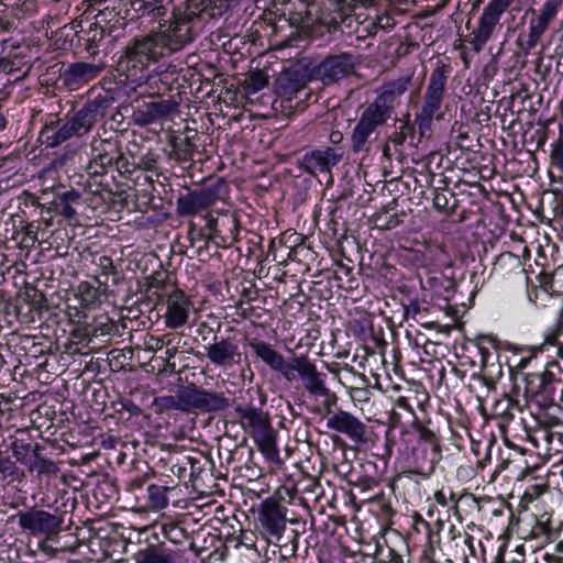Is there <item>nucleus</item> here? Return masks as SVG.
Here are the masks:
<instances>
[{
    "instance_id": "57",
    "label": "nucleus",
    "mask_w": 563,
    "mask_h": 563,
    "mask_svg": "<svg viewBox=\"0 0 563 563\" xmlns=\"http://www.w3.org/2000/svg\"><path fill=\"white\" fill-rule=\"evenodd\" d=\"M218 225H219V224L217 223V224H216V228H214V231H216V232H218V231H219V230H218Z\"/></svg>"
},
{
    "instance_id": "39",
    "label": "nucleus",
    "mask_w": 563,
    "mask_h": 563,
    "mask_svg": "<svg viewBox=\"0 0 563 563\" xmlns=\"http://www.w3.org/2000/svg\"><path fill=\"white\" fill-rule=\"evenodd\" d=\"M540 286L544 290V292L550 294L554 291L553 289V277L551 275H542L540 276Z\"/></svg>"
},
{
    "instance_id": "9",
    "label": "nucleus",
    "mask_w": 563,
    "mask_h": 563,
    "mask_svg": "<svg viewBox=\"0 0 563 563\" xmlns=\"http://www.w3.org/2000/svg\"><path fill=\"white\" fill-rule=\"evenodd\" d=\"M183 400L185 404V411L199 409L206 412L224 410L230 406L229 398L222 394H217L195 385L186 386L183 388Z\"/></svg>"
},
{
    "instance_id": "30",
    "label": "nucleus",
    "mask_w": 563,
    "mask_h": 563,
    "mask_svg": "<svg viewBox=\"0 0 563 563\" xmlns=\"http://www.w3.org/2000/svg\"><path fill=\"white\" fill-rule=\"evenodd\" d=\"M139 563H173V556L169 553L147 550L139 553Z\"/></svg>"
},
{
    "instance_id": "23",
    "label": "nucleus",
    "mask_w": 563,
    "mask_h": 563,
    "mask_svg": "<svg viewBox=\"0 0 563 563\" xmlns=\"http://www.w3.org/2000/svg\"><path fill=\"white\" fill-rule=\"evenodd\" d=\"M258 450L271 462H279V451L276 445V438L273 428L253 438Z\"/></svg>"
},
{
    "instance_id": "31",
    "label": "nucleus",
    "mask_w": 563,
    "mask_h": 563,
    "mask_svg": "<svg viewBox=\"0 0 563 563\" xmlns=\"http://www.w3.org/2000/svg\"><path fill=\"white\" fill-rule=\"evenodd\" d=\"M13 456L16 459V462L27 465L31 457H29V453H33L32 445L30 443H24L22 441H13L10 445Z\"/></svg>"
},
{
    "instance_id": "16",
    "label": "nucleus",
    "mask_w": 563,
    "mask_h": 563,
    "mask_svg": "<svg viewBox=\"0 0 563 563\" xmlns=\"http://www.w3.org/2000/svg\"><path fill=\"white\" fill-rule=\"evenodd\" d=\"M178 103L172 99L145 102L133 114L135 123L147 125L175 112Z\"/></svg>"
},
{
    "instance_id": "3",
    "label": "nucleus",
    "mask_w": 563,
    "mask_h": 563,
    "mask_svg": "<svg viewBox=\"0 0 563 563\" xmlns=\"http://www.w3.org/2000/svg\"><path fill=\"white\" fill-rule=\"evenodd\" d=\"M511 3L512 0H490L486 4L468 41L475 52H481L485 44L492 38L500 16Z\"/></svg>"
},
{
    "instance_id": "17",
    "label": "nucleus",
    "mask_w": 563,
    "mask_h": 563,
    "mask_svg": "<svg viewBox=\"0 0 563 563\" xmlns=\"http://www.w3.org/2000/svg\"><path fill=\"white\" fill-rule=\"evenodd\" d=\"M249 345L256 357L262 360L271 369L280 373L283 377L289 376L290 360L286 361L269 343L260 339H252Z\"/></svg>"
},
{
    "instance_id": "2",
    "label": "nucleus",
    "mask_w": 563,
    "mask_h": 563,
    "mask_svg": "<svg viewBox=\"0 0 563 563\" xmlns=\"http://www.w3.org/2000/svg\"><path fill=\"white\" fill-rule=\"evenodd\" d=\"M448 73V66L441 64L430 74L420 111L415 118V123L421 136L430 131L434 119L440 120L442 118L440 110L446 90Z\"/></svg>"
},
{
    "instance_id": "46",
    "label": "nucleus",
    "mask_w": 563,
    "mask_h": 563,
    "mask_svg": "<svg viewBox=\"0 0 563 563\" xmlns=\"http://www.w3.org/2000/svg\"><path fill=\"white\" fill-rule=\"evenodd\" d=\"M79 289H80L82 292L87 294V295H88L89 297H91L92 299H95V298H96L97 289H96V288H93L92 286H90L89 284H81V285L79 286Z\"/></svg>"
},
{
    "instance_id": "42",
    "label": "nucleus",
    "mask_w": 563,
    "mask_h": 563,
    "mask_svg": "<svg viewBox=\"0 0 563 563\" xmlns=\"http://www.w3.org/2000/svg\"><path fill=\"white\" fill-rule=\"evenodd\" d=\"M80 198V195L79 192L75 191V190H70V191H67L65 192L62 198H60V201L62 202H68V203H71V202H77Z\"/></svg>"
},
{
    "instance_id": "14",
    "label": "nucleus",
    "mask_w": 563,
    "mask_h": 563,
    "mask_svg": "<svg viewBox=\"0 0 563 563\" xmlns=\"http://www.w3.org/2000/svg\"><path fill=\"white\" fill-rule=\"evenodd\" d=\"M192 309L191 300L181 290H175L167 297L164 321L167 328L178 329L188 322Z\"/></svg>"
},
{
    "instance_id": "48",
    "label": "nucleus",
    "mask_w": 563,
    "mask_h": 563,
    "mask_svg": "<svg viewBox=\"0 0 563 563\" xmlns=\"http://www.w3.org/2000/svg\"><path fill=\"white\" fill-rule=\"evenodd\" d=\"M172 0H168V2H170ZM155 4L154 7L152 8V11H157V14H163L165 10V7L163 4L164 0H155Z\"/></svg>"
},
{
    "instance_id": "40",
    "label": "nucleus",
    "mask_w": 563,
    "mask_h": 563,
    "mask_svg": "<svg viewBox=\"0 0 563 563\" xmlns=\"http://www.w3.org/2000/svg\"><path fill=\"white\" fill-rule=\"evenodd\" d=\"M433 206L439 211L445 210L448 207L446 196L444 194H440V192L435 194V196L433 198Z\"/></svg>"
},
{
    "instance_id": "29",
    "label": "nucleus",
    "mask_w": 563,
    "mask_h": 563,
    "mask_svg": "<svg viewBox=\"0 0 563 563\" xmlns=\"http://www.w3.org/2000/svg\"><path fill=\"white\" fill-rule=\"evenodd\" d=\"M153 405L156 407L158 412L167 410H180L185 411V404L183 400V389L179 390L178 396H161L154 398Z\"/></svg>"
},
{
    "instance_id": "50",
    "label": "nucleus",
    "mask_w": 563,
    "mask_h": 563,
    "mask_svg": "<svg viewBox=\"0 0 563 563\" xmlns=\"http://www.w3.org/2000/svg\"><path fill=\"white\" fill-rule=\"evenodd\" d=\"M225 224H228V225H230V224H231V225H233V227L235 228V227H236V220H235V219H233V218H228V219H225V220L222 222V225H225Z\"/></svg>"
},
{
    "instance_id": "8",
    "label": "nucleus",
    "mask_w": 563,
    "mask_h": 563,
    "mask_svg": "<svg viewBox=\"0 0 563 563\" xmlns=\"http://www.w3.org/2000/svg\"><path fill=\"white\" fill-rule=\"evenodd\" d=\"M289 376H284L288 382H292L299 376L307 390L316 396H328V388L323 384L320 373L316 365L306 355L294 356L290 358Z\"/></svg>"
},
{
    "instance_id": "5",
    "label": "nucleus",
    "mask_w": 563,
    "mask_h": 563,
    "mask_svg": "<svg viewBox=\"0 0 563 563\" xmlns=\"http://www.w3.org/2000/svg\"><path fill=\"white\" fill-rule=\"evenodd\" d=\"M562 5L563 0H545L538 11H532L527 40L521 44V48L526 53H529L537 46L549 25L558 16Z\"/></svg>"
},
{
    "instance_id": "43",
    "label": "nucleus",
    "mask_w": 563,
    "mask_h": 563,
    "mask_svg": "<svg viewBox=\"0 0 563 563\" xmlns=\"http://www.w3.org/2000/svg\"><path fill=\"white\" fill-rule=\"evenodd\" d=\"M343 133L339 130H334L329 135L330 143L338 145L343 141Z\"/></svg>"
},
{
    "instance_id": "4",
    "label": "nucleus",
    "mask_w": 563,
    "mask_h": 563,
    "mask_svg": "<svg viewBox=\"0 0 563 563\" xmlns=\"http://www.w3.org/2000/svg\"><path fill=\"white\" fill-rule=\"evenodd\" d=\"M223 187V183L218 181L179 196L176 202L177 213L180 217H189L206 210L220 198Z\"/></svg>"
},
{
    "instance_id": "26",
    "label": "nucleus",
    "mask_w": 563,
    "mask_h": 563,
    "mask_svg": "<svg viewBox=\"0 0 563 563\" xmlns=\"http://www.w3.org/2000/svg\"><path fill=\"white\" fill-rule=\"evenodd\" d=\"M68 122L71 124L73 130L77 136L87 134L93 125L92 111L87 108H82L77 111Z\"/></svg>"
},
{
    "instance_id": "18",
    "label": "nucleus",
    "mask_w": 563,
    "mask_h": 563,
    "mask_svg": "<svg viewBox=\"0 0 563 563\" xmlns=\"http://www.w3.org/2000/svg\"><path fill=\"white\" fill-rule=\"evenodd\" d=\"M241 427L254 438L272 428L269 416L262 409L247 406L235 408Z\"/></svg>"
},
{
    "instance_id": "45",
    "label": "nucleus",
    "mask_w": 563,
    "mask_h": 563,
    "mask_svg": "<svg viewBox=\"0 0 563 563\" xmlns=\"http://www.w3.org/2000/svg\"><path fill=\"white\" fill-rule=\"evenodd\" d=\"M376 24L382 29H386L393 25V19L388 15L378 16Z\"/></svg>"
},
{
    "instance_id": "1",
    "label": "nucleus",
    "mask_w": 563,
    "mask_h": 563,
    "mask_svg": "<svg viewBox=\"0 0 563 563\" xmlns=\"http://www.w3.org/2000/svg\"><path fill=\"white\" fill-rule=\"evenodd\" d=\"M199 18L197 7L183 3L173 11L170 23L159 33L135 40L126 47L130 62L145 65L166 54L177 52L195 38L194 23Z\"/></svg>"
},
{
    "instance_id": "6",
    "label": "nucleus",
    "mask_w": 563,
    "mask_h": 563,
    "mask_svg": "<svg viewBox=\"0 0 563 563\" xmlns=\"http://www.w3.org/2000/svg\"><path fill=\"white\" fill-rule=\"evenodd\" d=\"M356 60L352 54L342 53L325 57L313 68L316 79L324 85H332L352 75L355 70Z\"/></svg>"
},
{
    "instance_id": "19",
    "label": "nucleus",
    "mask_w": 563,
    "mask_h": 563,
    "mask_svg": "<svg viewBox=\"0 0 563 563\" xmlns=\"http://www.w3.org/2000/svg\"><path fill=\"white\" fill-rule=\"evenodd\" d=\"M260 521L269 534L280 538L286 528V509L276 501H266L261 508Z\"/></svg>"
},
{
    "instance_id": "20",
    "label": "nucleus",
    "mask_w": 563,
    "mask_h": 563,
    "mask_svg": "<svg viewBox=\"0 0 563 563\" xmlns=\"http://www.w3.org/2000/svg\"><path fill=\"white\" fill-rule=\"evenodd\" d=\"M305 74L295 68L282 71L275 80V91L278 96L290 100L306 87Z\"/></svg>"
},
{
    "instance_id": "52",
    "label": "nucleus",
    "mask_w": 563,
    "mask_h": 563,
    "mask_svg": "<svg viewBox=\"0 0 563 563\" xmlns=\"http://www.w3.org/2000/svg\"><path fill=\"white\" fill-rule=\"evenodd\" d=\"M163 347V340L162 339H156L155 340V346L153 347L154 350H161Z\"/></svg>"
},
{
    "instance_id": "55",
    "label": "nucleus",
    "mask_w": 563,
    "mask_h": 563,
    "mask_svg": "<svg viewBox=\"0 0 563 563\" xmlns=\"http://www.w3.org/2000/svg\"><path fill=\"white\" fill-rule=\"evenodd\" d=\"M167 355H168V357H173L174 356V352L168 350L167 351Z\"/></svg>"
},
{
    "instance_id": "36",
    "label": "nucleus",
    "mask_w": 563,
    "mask_h": 563,
    "mask_svg": "<svg viewBox=\"0 0 563 563\" xmlns=\"http://www.w3.org/2000/svg\"><path fill=\"white\" fill-rule=\"evenodd\" d=\"M121 408L122 410L128 411L130 416L142 415V409L130 399H123L121 401Z\"/></svg>"
},
{
    "instance_id": "28",
    "label": "nucleus",
    "mask_w": 563,
    "mask_h": 563,
    "mask_svg": "<svg viewBox=\"0 0 563 563\" xmlns=\"http://www.w3.org/2000/svg\"><path fill=\"white\" fill-rule=\"evenodd\" d=\"M170 487L151 484L147 487L148 504L151 509L159 511L168 506L167 492Z\"/></svg>"
},
{
    "instance_id": "47",
    "label": "nucleus",
    "mask_w": 563,
    "mask_h": 563,
    "mask_svg": "<svg viewBox=\"0 0 563 563\" xmlns=\"http://www.w3.org/2000/svg\"><path fill=\"white\" fill-rule=\"evenodd\" d=\"M325 397H327V400L324 401V406H325L328 412L330 413L331 408L335 404L336 398L334 395H330L329 391H328V396H325Z\"/></svg>"
},
{
    "instance_id": "22",
    "label": "nucleus",
    "mask_w": 563,
    "mask_h": 563,
    "mask_svg": "<svg viewBox=\"0 0 563 563\" xmlns=\"http://www.w3.org/2000/svg\"><path fill=\"white\" fill-rule=\"evenodd\" d=\"M412 460L416 467L415 472L423 476H429L441 460V449L416 444L412 449Z\"/></svg>"
},
{
    "instance_id": "51",
    "label": "nucleus",
    "mask_w": 563,
    "mask_h": 563,
    "mask_svg": "<svg viewBox=\"0 0 563 563\" xmlns=\"http://www.w3.org/2000/svg\"><path fill=\"white\" fill-rule=\"evenodd\" d=\"M7 125V120L4 115L0 112V131L3 130Z\"/></svg>"
},
{
    "instance_id": "25",
    "label": "nucleus",
    "mask_w": 563,
    "mask_h": 563,
    "mask_svg": "<svg viewBox=\"0 0 563 563\" xmlns=\"http://www.w3.org/2000/svg\"><path fill=\"white\" fill-rule=\"evenodd\" d=\"M388 119H390V115L369 103L362 112L358 121L375 132L379 126L384 125Z\"/></svg>"
},
{
    "instance_id": "15",
    "label": "nucleus",
    "mask_w": 563,
    "mask_h": 563,
    "mask_svg": "<svg viewBox=\"0 0 563 563\" xmlns=\"http://www.w3.org/2000/svg\"><path fill=\"white\" fill-rule=\"evenodd\" d=\"M102 69L101 65L78 62L70 64L60 75V79L69 91H75L97 78Z\"/></svg>"
},
{
    "instance_id": "56",
    "label": "nucleus",
    "mask_w": 563,
    "mask_h": 563,
    "mask_svg": "<svg viewBox=\"0 0 563 563\" xmlns=\"http://www.w3.org/2000/svg\"><path fill=\"white\" fill-rule=\"evenodd\" d=\"M463 59H464L465 67H468V60L466 59V57H463Z\"/></svg>"
},
{
    "instance_id": "12",
    "label": "nucleus",
    "mask_w": 563,
    "mask_h": 563,
    "mask_svg": "<svg viewBox=\"0 0 563 563\" xmlns=\"http://www.w3.org/2000/svg\"><path fill=\"white\" fill-rule=\"evenodd\" d=\"M330 430L347 435L355 443L366 441V426L352 413L339 410L332 413L327 420Z\"/></svg>"
},
{
    "instance_id": "41",
    "label": "nucleus",
    "mask_w": 563,
    "mask_h": 563,
    "mask_svg": "<svg viewBox=\"0 0 563 563\" xmlns=\"http://www.w3.org/2000/svg\"><path fill=\"white\" fill-rule=\"evenodd\" d=\"M59 212L62 216H64L67 219H71L76 216L75 208H73L71 205L68 203L67 201L66 202L60 201V211Z\"/></svg>"
},
{
    "instance_id": "35",
    "label": "nucleus",
    "mask_w": 563,
    "mask_h": 563,
    "mask_svg": "<svg viewBox=\"0 0 563 563\" xmlns=\"http://www.w3.org/2000/svg\"><path fill=\"white\" fill-rule=\"evenodd\" d=\"M551 164L563 173V139L552 145Z\"/></svg>"
},
{
    "instance_id": "21",
    "label": "nucleus",
    "mask_w": 563,
    "mask_h": 563,
    "mask_svg": "<svg viewBox=\"0 0 563 563\" xmlns=\"http://www.w3.org/2000/svg\"><path fill=\"white\" fill-rule=\"evenodd\" d=\"M343 154L338 150L327 147L324 150H317L305 156L307 167L312 172L329 173L331 167L335 166L341 159Z\"/></svg>"
},
{
    "instance_id": "53",
    "label": "nucleus",
    "mask_w": 563,
    "mask_h": 563,
    "mask_svg": "<svg viewBox=\"0 0 563 563\" xmlns=\"http://www.w3.org/2000/svg\"><path fill=\"white\" fill-rule=\"evenodd\" d=\"M558 550H559L560 552H563V542H560V543L558 544Z\"/></svg>"
},
{
    "instance_id": "44",
    "label": "nucleus",
    "mask_w": 563,
    "mask_h": 563,
    "mask_svg": "<svg viewBox=\"0 0 563 563\" xmlns=\"http://www.w3.org/2000/svg\"><path fill=\"white\" fill-rule=\"evenodd\" d=\"M0 70L7 73V74H11L14 68H13V65L12 63L7 59V58H0Z\"/></svg>"
},
{
    "instance_id": "32",
    "label": "nucleus",
    "mask_w": 563,
    "mask_h": 563,
    "mask_svg": "<svg viewBox=\"0 0 563 563\" xmlns=\"http://www.w3.org/2000/svg\"><path fill=\"white\" fill-rule=\"evenodd\" d=\"M268 84V76L263 70L252 71L246 79L249 92H257L266 87Z\"/></svg>"
},
{
    "instance_id": "54",
    "label": "nucleus",
    "mask_w": 563,
    "mask_h": 563,
    "mask_svg": "<svg viewBox=\"0 0 563 563\" xmlns=\"http://www.w3.org/2000/svg\"><path fill=\"white\" fill-rule=\"evenodd\" d=\"M185 143H186L187 146H191L190 141H189L188 137L185 139Z\"/></svg>"
},
{
    "instance_id": "38",
    "label": "nucleus",
    "mask_w": 563,
    "mask_h": 563,
    "mask_svg": "<svg viewBox=\"0 0 563 563\" xmlns=\"http://www.w3.org/2000/svg\"><path fill=\"white\" fill-rule=\"evenodd\" d=\"M434 499L442 506H448L449 501L453 499V494L451 492L446 493L444 490H438L434 494Z\"/></svg>"
},
{
    "instance_id": "7",
    "label": "nucleus",
    "mask_w": 563,
    "mask_h": 563,
    "mask_svg": "<svg viewBox=\"0 0 563 563\" xmlns=\"http://www.w3.org/2000/svg\"><path fill=\"white\" fill-rule=\"evenodd\" d=\"M22 530L33 536L43 534L49 537L60 530L63 519L56 514H51L35 507L16 514Z\"/></svg>"
},
{
    "instance_id": "10",
    "label": "nucleus",
    "mask_w": 563,
    "mask_h": 563,
    "mask_svg": "<svg viewBox=\"0 0 563 563\" xmlns=\"http://www.w3.org/2000/svg\"><path fill=\"white\" fill-rule=\"evenodd\" d=\"M206 356L217 367L231 368L239 365L242 353L236 343L230 339L214 338L213 342L206 346Z\"/></svg>"
},
{
    "instance_id": "33",
    "label": "nucleus",
    "mask_w": 563,
    "mask_h": 563,
    "mask_svg": "<svg viewBox=\"0 0 563 563\" xmlns=\"http://www.w3.org/2000/svg\"><path fill=\"white\" fill-rule=\"evenodd\" d=\"M73 136H77L75 131L71 128V124L68 122V120L58 128V130L49 137V145L56 146L67 140H69Z\"/></svg>"
},
{
    "instance_id": "49",
    "label": "nucleus",
    "mask_w": 563,
    "mask_h": 563,
    "mask_svg": "<svg viewBox=\"0 0 563 563\" xmlns=\"http://www.w3.org/2000/svg\"><path fill=\"white\" fill-rule=\"evenodd\" d=\"M397 406L399 408H402V409L411 411V407L409 406L408 400L405 397H399L397 399Z\"/></svg>"
},
{
    "instance_id": "37",
    "label": "nucleus",
    "mask_w": 563,
    "mask_h": 563,
    "mask_svg": "<svg viewBox=\"0 0 563 563\" xmlns=\"http://www.w3.org/2000/svg\"><path fill=\"white\" fill-rule=\"evenodd\" d=\"M99 266L104 275H109L114 272L112 260L108 256H101L99 258Z\"/></svg>"
},
{
    "instance_id": "34",
    "label": "nucleus",
    "mask_w": 563,
    "mask_h": 563,
    "mask_svg": "<svg viewBox=\"0 0 563 563\" xmlns=\"http://www.w3.org/2000/svg\"><path fill=\"white\" fill-rule=\"evenodd\" d=\"M417 430L419 433L418 445L440 449L439 440L433 431L423 426H418Z\"/></svg>"
},
{
    "instance_id": "13",
    "label": "nucleus",
    "mask_w": 563,
    "mask_h": 563,
    "mask_svg": "<svg viewBox=\"0 0 563 563\" xmlns=\"http://www.w3.org/2000/svg\"><path fill=\"white\" fill-rule=\"evenodd\" d=\"M91 159L87 166V172L92 176L104 174L119 154L114 142L100 139L91 141Z\"/></svg>"
},
{
    "instance_id": "24",
    "label": "nucleus",
    "mask_w": 563,
    "mask_h": 563,
    "mask_svg": "<svg viewBox=\"0 0 563 563\" xmlns=\"http://www.w3.org/2000/svg\"><path fill=\"white\" fill-rule=\"evenodd\" d=\"M38 450L40 445L36 444L33 449V455L26 465L29 472H35L38 476L56 474L59 471L57 465L52 460L43 457Z\"/></svg>"
},
{
    "instance_id": "27",
    "label": "nucleus",
    "mask_w": 563,
    "mask_h": 563,
    "mask_svg": "<svg viewBox=\"0 0 563 563\" xmlns=\"http://www.w3.org/2000/svg\"><path fill=\"white\" fill-rule=\"evenodd\" d=\"M373 134L374 132L371 129L364 125L361 121H357L352 132L353 152H367L369 148L368 143Z\"/></svg>"
},
{
    "instance_id": "11",
    "label": "nucleus",
    "mask_w": 563,
    "mask_h": 563,
    "mask_svg": "<svg viewBox=\"0 0 563 563\" xmlns=\"http://www.w3.org/2000/svg\"><path fill=\"white\" fill-rule=\"evenodd\" d=\"M412 75L400 76L397 79L385 82L375 98L373 106L391 117L398 99L411 86Z\"/></svg>"
}]
</instances>
